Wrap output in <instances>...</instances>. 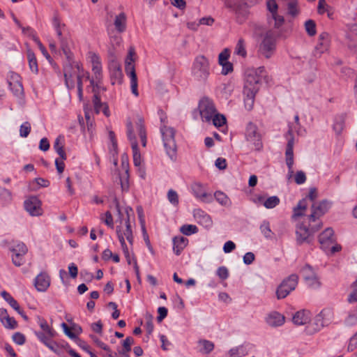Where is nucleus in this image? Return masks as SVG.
<instances>
[{
  "label": "nucleus",
  "instance_id": "obj_5",
  "mask_svg": "<svg viewBox=\"0 0 357 357\" xmlns=\"http://www.w3.org/2000/svg\"><path fill=\"white\" fill-rule=\"evenodd\" d=\"M191 75L195 80L206 83L211 75V63L206 56L199 54L193 60Z\"/></svg>",
  "mask_w": 357,
  "mask_h": 357
},
{
  "label": "nucleus",
  "instance_id": "obj_15",
  "mask_svg": "<svg viewBox=\"0 0 357 357\" xmlns=\"http://www.w3.org/2000/svg\"><path fill=\"white\" fill-rule=\"evenodd\" d=\"M333 312L332 310L326 308L321 310L314 319L315 330L319 331L323 327L328 326L333 320Z\"/></svg>",
  "mask_w": 357,
  "mask_h": 357
},
{
  "label": "nucleus",
  "instance_id": "obj_17",
  "mask_svg": "<svg viewBox=\"0 0 357 357\" xmlns=\"http://www.w3.org/2000/svg\"><path fill=\"white\" fill-rule=\"evenodd\" d=\"M109 70H110V75L113 81V84H114L116 82H121V79L122 77V71L121 69V66L119 63L116 61V57L113 51L110 50L109 52Z\"/></svg>",
  "mask_w": 357,
  "mask_h": 357
},
{
  "label": "nucleus",
  "instance_id": "obj_39",
  "mask_svg": "<svg viewBox=\"0 0 357 357\" xmlns=\"http://www.w3.org/2000/svg\"><path fill=\"white\" fill-rule=\"evenodd\" d=\"M54 149L62 159H66V154L63 150V138L59 136L54 142Z\"/></svg>",
  "mask_w": 357,
  "mask_h": 357
},
{
  "label": "nucleus",
  "instance_id": "obj_24",
  "mask_svg": "<svg viewBox=\"0 0 357 357\" xmlns=\"http://www.w3.org/2000/svg\"><path fill=\"white\" fill-rule=\"evenodd\" d=\"M194 218L197 222L206 228H209L213 225V220L209 215L201 209H195L193 212Z\"/></svg>",
  "mask_w": 357,
  "mask_h": 357
},
{
  "label": "nucleus",
  "instance_id": "obj_18",
  "mask_svg": "<svg viewBox=\"0 0 357 357\" xmlns=\"http://www.w3.org/2000/svg\"><path fill=\"white\" fill-rule=\"evenodd\" d=\"M329 208V203L326 201L313 203L311 207V214L309 217L310 220L314 222L326 213Z\"/></svg>",
  "mask_w": 357,
  "mask_h": 357
},
{
  "label": "nucleus",
  "instance_id": "obj_44",
  "mask_svg": "<svg viewBox=\"0 0 357 357\" xmlns=\"http://www.w3.org/2000/svg\"><path fill=\"white\" fill-rule=\"evenodd\" d=\"M60 47L63 54L66 56V57L70 59L71 56V53L70 52L69 48V42L68 38L65 37H61L59 40Z\"/></svg>",
  "mask_w": 357,
  "mask_h": 357
},
{
  "label": "nucleus",
  "instance_id": "obj_16",
  "mask_svg": "<svg viewBox=\"0 0 357 357\" xmlns=\"http://www.w3.org/2000/svg\"><path fill=\"white\" fill-rule=\"evenodd\" d=\"M290 138L289 139V142H287V149H286V164L288 167V174H287V179L290 180L294 176V152L293 148L294 144V139L291 135V129L289 131Z\"/></svg>",
  "mask_w": 357,
  "mask_h": 357
},
{
  "label": "nucleus",
  "instance_id": "obj_62",
  "mask_svg": "<svg viewBox=\"0 0 357 357\" xmlns=\"http://www.w3.org/2000/svg\"><path fill=\"white\" fill-rule=\"evenodd\" d=\"M294 179L297 184L304 183L306 181L305 174L303 171H298L296 172Z\"/></svg>",
  "mask_w": 357,
  "mask_h": 357
},
{
  "label": "nucleus",
  "instance_id": "obj_1",
  "mask_svg": "<svg viewBox=\"0 0 357 357\" xmlns=\"http://www.w3.org/2000/svg\"><path fill=\"white\" fill-rule=\"evenodd\" d=\"M137 133L141 139L142 146H146V135L144 123L142 119H138L134 124L128 122L127 123V134L128 137L131 143L134 165L136 167H139V170L142 172L140 176L141 177L144 178L145 172L143 169H142L141 167V165L143 163V159L138 149L136 137Z\"/></svg>",
  "mask_w": 357,
  "mask_h": 357
},
{
  "label": "nucleus",
  "instance_id": "obj_3",
  "mask_svg": "<svg viewBox=\"0 0 357 357\" xmlns=\"http://www.w3.org/2000/svg\"><path fill=\"white\" fill-rule=\"evenodd\" d=\"M264 73V67H259L250 70L246 75L243 93L245 107L248 110H250L253 107L255 96L259 89L261 77Z\"/></svg>",
  "mask_w": 357,
  "mask_h": 357
},
{
  "label": "nucleus",
  "instance_id": "obj_23",
  "mask_svg": "<svg viewBox=\"0 0 357 357\" xmlns=\"http://www.w3.org/2000/svg\"><path fill=\"white\" fill-rule=\"evenodd\" d=\"M135 61V50L133 47H130L125 61V70L128 75H135V68L134 62Z\"/></svg>",
  "mask_w": 357,
  "mask_h": 357
},
{
  "label": "nucleus",
  "instance_id": "obj_6",
  "mask_svg": "<svg viewBox=\"0 0 357 357\" xmlns=\"http://www.w3.org/2000/svg\"><path fill=\"white\" fill-rule=\"evenodd\" d=\"M160 132L166 153L171 160H174L176 153V144L174 138L175 131L173 128L164 124L160 128Z\"/></svg>",
  "mask_w": 357,
  "mask_h": 357
},
{
  "label": "nucleus",
  "instance_id": "obj_47",
  "mask_svg": "<svg viewBox=\"0 0 357 357\" xmlns=\"http://www.w3.org/2000/svg\"><path fill=\"white\" fill-rule=\"evenodd\" d=\"M305 29L309 36H313L316 34V24L313 20H307L305 22Z\"/></svg>",
  "mask_w": 357,
  "mask_h": 357
},
{
  "label": "nucleus",
  "instance_id": "obj_30",
  "mask_svg": "<svg viewBox=\"0 0 357 357\" xmlns=\"http://www.w3.org/2000/svg\"><path fill=\"white\" fill-rule=\"evenodd\" d=\"M93 103L96 114L102 111L106 116L110 115L107 105L100 101V98L98 96L97 93H96V96H93Z\"/></svg>",
  "mask_w": 357,
  "mask_h": 357
},
{
  "label": "nucleus",
  "instance_id": "obj_60",
  "mask_svg": "<svg viewBox=\"0 0 357 357\" xmlns=\"http://www.w3.org/2000/svg\"><path fill=\"white\" fill-rule=\"evenodd\" d=\"M13 340L19 345H22L25 342V336L21 333H15L13 335Z\"/></svg>",
  "mask_w": 357,
  "mask_h": 357
},
{
  "label": "nucleus",
  "instance_id": "obj_35",
  "mask_svg": "<svg viewBox=\"0 0 357 357\" xmlns=\"http://www.w3.org/2000/svg\"><path fill=\"white\" fill-rule=\"evenodd\" d=\"M307 208V204L305 199L301 200L297 206L294 208L292 218L296 220L299 217L303 215Z\"/></svg>",
  "mask_w": 357,
  "mask_h": 357
},
{
  "label": "nucleus",
  "instance_id": "obj_28",
  "mask_svg": "<svg viewBox=\"0 0 357 357\" xmlns=\"http://www.w3.org/2000/svg\"><path fill=\"white\" fill-rule=\"evenodd\" d=\"M0 321L6 328L15 329L17 326V323L15 319L10 317L7 310L3 308L0 309Z\"/></svg>",
  "mask_w": 357,
  "mask_h": 357
},
{
  "label": "nucleus",
  "instance_id": "obj_53",
  "mask_svg": "<svg viewBox=\"0 0 357 357\" xmlns=\"http://www.w3.org/2000/svg\"><path fill=\"white\" fill-rule=\"evenodd\" d=\"M145 317L146 319V331H147L148 334L150 335L152 333V332L153 331V317L149 313H146Z\"/></svg>",
  "mask_w": 357,
  "mask_h": 357
},
{
  "label": "nucleus",
  "instance_id": "obj_49",
  "mask_svg": "<svg viewBox=\"0 0 357 357\" xmlns=\"http://www.w3.org/2000/svg\"><path fill=\"white\" fill-rule=\"evenodd\" d=\"M287 10L289 15L293 17L296 16L299 13L297 1L296 0L289 1L288 3Z\"/></svg>",
  "mask_w": 357,
  "mask_h": 357
},
{
  "label": "nucleus",
  "instance_id": "obj_38",
  "mask_svg": "<svg viewBox=\"0 0 357 357\" xmlns=\"http://www.w3.org/2000/svg\"><path fill=\"white\" fill-rule=\"evenodd\" d=\"M126 17L123 13L116 16L114 20V26L119 32H123L126 29Z\"/></svg>",
  "mask_w": 357,
  "mask_h": 357
},
{
  "label": "nucleus",
  "instance_id": "obj_52",
  "mask_svg": "<svg viewBox=\"0 0 357 357\" xmlns=\"http://www.w3.org/2000/svg\"><path fill=\"white\" fill-rule=\"evenodd\" d=\"M167 198L169 202L174 206L178 204V195L176 191L169 190L167 192Z\"/></svg>",
  "mask_w": 357,
  "mask_h": 357
},
{
  "label": "nucleus",
  "instance_id": "obj_21",
  "mask_svg": "<svg viewBox=\"0 0 357 357\" xmlns=\"http://www.w3.org/2000/svg\"><path fill=\"white\" fill-rule=\"evenodd\" d=\"M321 227V224H319V227L316 229H314V227H311L310 229H309L303 224H301V225L298 226L296 229L297 241L300 243H302L304 241H307L310 236L312 234V233L319 229Z\"/></svg>",
  "mask_w": 357,
  "mask_h": 357
},
{
  "label": "nucleus",
  "instance_id": "obj_12",
  "mask_svg": "<svg viewBox=\"0 0 357 357\" xmlns=\"http://www.w3.org/2000/svg\"><path fill=\"white\" fill-rule=\"evenodd\" d=\"M8 83L13 95L20 99L23 98L24 88L21 77L18 74L11 72L8 77Z\"/></svg>",
  "mask_w": 357,
  "mask_h": 357
},
{
  "label": "nucleus",
  "instance_id": "obj_59",
  "mask_svg": "<svg viewBox=\"0 0 357 357\" xmlns=\"http://www.w3.org/2000/svg\"><path fill=\"white\" fill-rule=\"evenodd\" d=\"M260 230L265 237L269 238L271 236L272 231L270 229L268 222H263L260 227Z\"/></svg>",
  "mask_w": 357,
  "mask_h": 357
},
{
  "label": "nucleus",
  "instance_id": "obj_40",
  "mask_svg": "<svg viewBox=\"0 0 357 357\" xmlns=\"http://www.w3.org/2000/svg\"><path fill=\"white\" fill-rule=\"evenodd\" d=\"M214 197L217 202L224 206H230L231 204L230 199L227 195L220 191H217L214 194Z\"/></svg>",
  "mask_w": 357,
  "mask_h": 357
},
{
  "label": "nucleus",
  "instance_id": "obj_20",
  "mask_svg": "<svg viewBox=\"0 0 357 357\" xmlns=\"http://www.w3.org/2000/svg\"><path fill=\"white\" fill-rule=\"evenodd\" d=\"M319 241L322 249L324 250H328L335 242L333 230L331 228L326 229L319 235Z\"/></svg>",
  "mask_w": 357,
  "mask_h": 357
},
{
  "label": "nucleus",
  "instance_id": "obj_9",
  "mask_svg": "<svg viewBox=\"0 0 357 357\" xmlns=\"http://www.w3.org/2000/svg\"><path fill=\"white\" fill-rule=\"evenodd\" d=\"M198 109L202 121L205 122H211L212 117L217 113L213 102L208 98L200 100Z\"/></svg>",
  "mask_w": 357,
  "mask_h": 357
},
{
  "label": "nucleus",
  "instance_id": "obj_48",
  "mask_svg": "<svg viewBox=\"0 0 357 357\" xmlns=\"http://www.w3.org/2000/svg\"><path fill=\"white\" fill-rule=\"evenodd\" d=\"M121 187L123 192H127L129 190V175L128 169H126L125 174L120 178Z\"/></svg>",
  "mask_w": 357,
  "mask_h": 357
},
{
  "label": "nucleus",
  "instance_id": "obj_8",
  "mask_svg": "<svg viewBox=\"0 0 357 357\" xmlns=\"http://www.w3.org/2000/svg\"><path fill=\"white\" fill-rule=\"evenodd\" d=\"M276 48V40L271 32H267L259 45V54L268 59L274 54Z\"/></svg>",
  "mask_w": 357,
  "mask_h": 357
},
{
  "label": "nucleus",
  "instance_id": "obj_31",
  "mask_svg": "<svg viewBox=\"0 0 357 357\" xmlns=\"http://www.w3.org/2000/svg\"><path fill=\"white\" fill-rule=\"evenodd\" d=\"M37 322L43 331L42 333H45L47 337L53 338L55 337L56 334V331L48 325L45 319L40 317H38Z\"/></svg>",
  "mask_w": 357,
  "mask_h": 357
},
{
  "label": "nucleus",
  "instance_id": "obj_34",
  "mask_svg": "<svg viewBox=\"0 0 357 357\" xmlns=\"http://www.w3.org/2000/svg\"><path fill=\"white\" fill-rule=\"evenodd\" d=\"M214 349V344L206 340H200L197 342V350L203 354H208Z\"/></svg>",
  "mask_w": 357,
  "mask_h": 357
},
{
  "label": "nucleus",
  "instance_id": "obj_50",
  "mask_svg": "<svg viewBox=\"0 0 357 357\" xmlns=\"http://www.w3.org/2000/svg\"><path fill=\"white\" fill-rule=\"evenodd\" d=\"M211 121L215 127L222 126L226 123V119L225 116L218 113H216L214 116L212 117Z\"/></svg>",
  "mask_w": 357,
  "mask_h": 357
},
{
  "label": "nucleus",
  "instance_id": "obj_45",
  "mask_svg": "<svg viewBox=\"0 0 357 357\" xmlns=\"http://www.w3.org/2000/svg\"><path fill=\"white\" fill-rule=\"evenodd\" d=\"M280 203V199L277 196H272L267 199H265L264 202V206L266 208H273L278 206Z\"/></svg>",
  "mask_w": 357,
  "mask_h": 357
},
{
  "label": "nucleus",
  "instance_id": "obj_42",
  "mask_svg": "<svg viewBox=\"0 0 357 357\" xmlns=\"http://www.w3.org/2000/svg\"><path fill=\"white\" fill-rule=\"evenodd\" d=\"M346 119V114H342L337 116L335 119V122L333 128L336 133L340 134L344 128V125Z\"/></svg>",
  "mask_w": 357,
  "mask_h": 357
},
{
  "label": "nucleus",
  "instance_id": "obj_64",
  "mask_svg": "<svg viewBox=\"0 0 357 357\" xmlns=\"http://www.w3.org/2000/svg\"><path fill=\"white\" fill-rule=\"evenodd\" d=\"M328 5L325 0H319L317 10L319 14H323L327 11Z\"/></svg>",
  "mask_w": 357,
  "mask_h": 357
},
{
  "label": "nucleus",
  "instance_id": "obj_61",
  "mask_svg": "<svg viewBox=\"0 0 357 357\" xmlns=\"http://www.w3.org/2000/svg\"><path fill=\"white\" fill-rule=\"evenodd\" d=\"M217 275L221 280H226L229 277L228 269L225 266L219 267L217 270Z\"/></svg>",
  "mask_w": 357,
  "mask_h": 357
},
{
  "label": "nucleus",
  "instance_id": "obj_51",
  "mask_svg": "<svg viewBox=\"0 0 357 357\" xmlns=\"http://www.w3.org/2000/svg\"><path fill=\"white\" fill-rule=\"evenodd\" d=\"M130 78V87L132 93L135 96H138L139 93L137 90V75H128Z\"/></svg>",
  "mask_w": 357,
  "mask_h": 357
},
{
  "label": "nucleus",
  "instance_id": "obj_7",
  "mask_svg": "<svg viewBox=\"0 0 357 357\" xmlns=\"http://www.w3.org/2000/svg\"><path fill=\"white\" fill-rule=\"evenodd\" d=\"M298 282V276L296 274H291L285 278L277 288V298L282 299L287 297L290 294V292L296 289Z\"/></svg>",
  "mask_w": 357,
  "mask_h": 357
},
{
  "label": "nucleus",
  "instance_id": "obj_11",
  "mask_svg": "<svg viewBox=\"0 0 357 357\" xmlns=\"http://www.w3.org/2000/svg\"><path fill=\"white\" fill-rule=\"evenodd\" d=\"M301 273L309 287L312 289H318L321 287V283L319 278L312 266L305 265L302 268Z\"/></svg>",
  "mask_w": 357,
  "mask_h": 357
},
{
  "label": "nucleus",
  "instance_id": "obj_29",
  "mask_svg": "<svg viewBox=\"0 0 357 357\" xmlns=\"http://www.w3.org/2000/svg\"><path fill=\"white\" fill-rule=\"evenodd\" d=\"M292 320L296 325H305L310 321V313L305 310L298 311L294 315Z\"/></svg>",
  "mask_w": 357,
  "mask_h": 357
},
{
  "label": "nucleus",
  "instance_id": "obj_27",
  "mask_svg": "<svg viewBox=\"0 0 357 357\" xmlns=\"http://www.w3.org/2000/svg\"><path fill=\"white\" fill-rule=\"evenodd\" d=\"M285 321L284 317L278 312H271L266 317V322L272 327L282 326Z\"/></svg>",
  "mask_w": 357,
  "mask_h": 357
},
{
  "label": "nucleus",
  "instance_id": "obj_13",
  "mask_svg": "<svg viewBox=\"0 0 357 357\" xmlns=\"http://www.w3.org/2000/svg\"><path fill=\"white\" fill-rule=\"evenodd\" d=\"M25 210L31 216H40L43 214L42 203L36 196L27 198L24 203Z\"/></svg>",
  "mask_w": 357,
  "mask_h": 357
},
{
  "label": "nucleus",
  "instance_id": "obj_22",
  "mask_svg": "<svg viewBox=\"0 0 357 357\" xmlns=\"http://www.w3.org/2000/svg\"><path fill=\"white\" fill-rule=\"evenodd\" d=\"M329 47V36L327 33H321L318 38V43L315 47L314 54L321 56V54L326 52Z\"/></svg>",
  "mask_w": 357,
  "mask_h": 357
},
{
  "label": "nucleus",
  "instance_id": "obj_54",
  "mask_svg": "<svg viewBox=\"0 0 357 357\" xmlns=\"http://www.w3.org/2000/svg\"><path fill=\"white\" fill-rule=\"evenodd\" d=\"M31 131V125L29 122H25L21 125L20 135L22 137H26Z\"/></svg>",
  "mask_w": 357,
  "mask_h": 357
},
{
  "label": "nucleus",
  "instance_id": "obj_41",
  "mask_svg": "<svg viewBox=\"0 0 357 357\" xmlns=\"http://www.w3.org/2000/svg\"><path fill=\"white\" fill-rule=\"evenodd\" d=\"M247 354V349L243 345L236 347L229 351V355L230 357H242L245 356Z\"/></svg>",
  "mask_w": 357,
  "mask_h": 357
},
{
  "label": "nucleus",
  "instance_id": "obj_32",
  "mask_svg": "<svg viewBox=\"0 0 357 357\" xmlns=\"http://www.w3.org/2000/svg\"><path fill=\"white\" fill-rule=\"evenodd\" d=\"M174 252L176 255L181 254L182 250L187 246L188 240L183 236H176L173 238Z\"/></svg>",
  "mask_w": 357,
  "mask_h": 357
},
{
  "label": "nucleus",
  "instance_id": "obj_19",
  "mask_svg": "<svg viewBox=\"0 0 357 357\" xmlns=\"http://www.w3.org/2000/svg\"><path fill=\"white\" fill-rule=\"evenodd\" d=\"M192 190L195 196L201 201L206 203L212 202V195L206 191L205 186L202 184L199 183H194Z\"/></svg>",
  "mask_w": 357,
  "mask_h": 357
},
{
  "label": "nucleus",
  "instance_id": "obj_63",
  "mask_svg": "<svg viewBox=\"0 0 357 357\" xmlns=\"http://www.w3.org/2000/svg\"><path fill=\"white\" fill-rule=\"evenodd\" d=\"M65 160L66 159H62L61 157L55 160V165L59 174H62L64 171L65 164L63 161Z\"/></svg>",
  "mask_w": 357,
  "mask_h": 357
},
{
  "label": "nucleus",
  "instance_id": "obj_4",
  "mask_svg": "<svg viewBox=\"0 0 357 357\" xmlns=\"http://www.w3.org/2000/svg\"><path fill=\"white\" fill-rule=\"evenodd\" d=\"M63 74L66 84L69 89L74 88L76 82L78 84L83 79H88L89 78L88 72L84 71L82 65L77 61H68L64 66Z\"/></svg>",
  "mask_w": 357,
  "mask_h": 357
},
{
  "label": "nucleus",
  "instance_id": "obj_36",
  "mask_svg": "<svg viewBox=\"0 0 357 357\" xmlns=\"http://www.w3.org/2000/svg\"><path fill=\"white\" fill-rule=\"evenodd\" d=\"M26 54L30 70L33 73L37 74L38 72L37 60L34 53L29 47L26 49Z\"/></svg>",
  "mask_w": 357,
  "mask_h": 357
},
{
  "label": "nucleus",
  "instance_id": "obj_56",
  "mask_svg": "<svg viewBox=\"0 0 357 357\" xmlns=\"http://www.w3.org/2000/svg\"><path fill=\"white\" fill-rule=\"evenodd\" d=\"M134 344V340L131 337H128L123 342V354L129 352L131 349V345Z\"/></svg>",
  "mask_w": 357,
  "mask_h": 357
},
{
  "label": "nucleus",
  "instance_id": "obj_46",
  "mask_svg": "<svg viewBox=\"0 0 357 357\" xmlns=\"http://www.w3.org/2000/svg\"><path fill=\"white\" fill-rule=\"evenodd\" d=\"M180 231L184 235L189 236L197 233L198 228L193 225H184L180 228Z\"/></svg>",
  "mask_w": 357,
  "mask_h": 357
},
{
  "label": "nucleus",
  "instance_id": "obj_37",
  "mask_svg": "<svg viewBox=\"0 0 357 357\" xmlns=\"http://www.w3.org/2000/svg\"><path fill=\"white\" fill-rule=\"evenodd\" d=\"M234 54L243 58L246 57V43L243 38H239L234 48Z\"/></svg>",
  "mask_w": 357,
  "mask_h": 357
},
{
  "label": "nucleus",
  "instance_id": "obj_25",
  "mask_svg": "<svg viewBox=\"0 0 357 357\" xmlns=\"http://www.w3.org/2000/svg\"><path fill=\"white\" fill-rule=\"evenodd\" d=\"M50 284V276L45 273L38 275L35 279L34 285L39 291H45Z\"/></svg>",
  "mask_w": 357,
  "mask_h": 357
},
{
  "label": "nucleus",
  "instance_id": "obj_10",
  "mask_svg": "<svg viewBox=\"0 0 357 357\" xmlns=\"http://www.w3.org/2000/svg\"><path fill=\"white\" fill-rule=\"evenodd\" d=\"M245 138L255 150H259L261 148V135L258 132L257 127L252 123H249L247 125Z\"/></svg>",
  "mask_w": 357,
  "mask_h": 357
},
{
  "label": "nucleus",
  "instance_id": "obj_14",
  "mask_svg": "<svg viewBox=\"0 0 357 357\" xmlns=\"http://www.w3.org/2000/svg\"><path fill=\"white\" fill-rule=\"evenodd\" d=\"M12 252V261L16 266H20L24 263V257L28 249L24 243H18L10 248Z\"/></svg>",
  "mask_w": 357,
  "mask_h": 357
},
{
  "label": "nucleus",
  "instance_id": "obj_26",
  "mask_svg": "<svg viewBox=\"0 0 357 357\" xmlns=\"http://www.w3.org/2000/svg\"><path fill=\"white\" fill-rule=\"evenodd\" d=\"M89 59L92 65V70L95 74V79L101 78L102 66L99 56L94 52H89Z\"/></svg>",
  "mask_w": 357,
  "mask_h": 357
},
{
  "label": "nucleus",
  "instance_id": "obj_55",
  "mask_svg": "<svg viewBox=\"0 0 357 357\" xmlns=\"http://www.w3.org/2000/svg\"><path fill=\"white\" fill-rule=\"evenodd\" d=\"M220 65L222 66L221 73L224 75H226L233 71V64L229 61L223 62L220 63Z\"/></svg>",
  "mask_w": 357,
  "mask_h": 357
},
{
  "label": "nucleus",
  "instance_id": "obj_58",
  "mask_svg": "<svg viewBox=\"0 0 357 357\" xmlns=\"http://www.w3.org/2000/svg\"><path fill=\"white\" fill-rule=\"evenodd\" d=\"M230 56V52L228 49H225L218 55V63L229 61L228 59Z\"/></svg>",
  "mask_w": 357,
  "mask_h": 357
},
{
  "label": "nucleus",
  "instance_id": "obj_33",
  "mask_svg": "<svg viewBox=\"0 0 357 357\" xmlns=\"http://www.w3.org/2000/svg\"><path fill=\"white\" fill-rule=\"evenodd\" d=\"M36 335L37 337L50 349L55 353H59V347L56 342L50 340L52 338L47 337L45 333H36Z\"/></svg>",
  "mask_w": 357,
  "mask_h": 357
},
{
  "label": "nucleus",
  "instance_id": "obj_2",
  "mask_svg": "<svg viewBox=\"0 0 357 357\" xmlns=\"http://www.w3.org/2000/svg\"><path fill=\"white\" fill-rule=\"evenodd\" d=\"M120 225L116 227V234L121 243L124 255L128 256V246L125 240L126 239L130 246L133 244V235L130 225V217L134 215L132 209L130 207H126L122 211L119 204H116Z\"/></svg>",
  "mask_w": 357,
  "mask_h": 357
},
{
  "label": "nucleus",
  "instance_id": "obj_57",
  "mask_svg": "<svg viewBox=\"0 0 357 357\" xmlns=\"http://www.w3.org/2000/svg\"><path fill=\"white\" fill-rule=\"evenodd\" d=\"M101 220L109 227H113V218L110 212L107 211L105 214L102 215Z\"/></svg>",
  "mask_w": 357,
  "mask_h": 357
},
{
  "label": "nucleus",
  "instance_id": "obj_43",
  "mask_svg": "<svg viewBox=\"0 0 357 357\" xmlns=\"http://www.w3.org/2000/svg\"><path fill=\"white\" fill-rule=\"evenodd\" d=\"M91 85L93 88V96H96V93H97L98 96L100 98L101 93L105 90V87L101 84L100 78L96 79V80L92 79L91 81Z\"/></svg>",
  "mask_w": 357,
  "mask_h": 357
}]
</instances>
